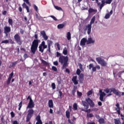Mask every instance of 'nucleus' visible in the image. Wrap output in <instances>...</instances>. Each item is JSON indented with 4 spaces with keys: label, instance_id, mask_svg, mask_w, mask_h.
I'll return each instance as SVG.
<instances>
[{
    "label": "nucleus",
    "instance_id": "20e7f679",
    "mask_svg": "<svg viewBox=\"0 0 124 124\" xmlns=\"http://www.w3.org/2000/svg\"><path fill=\"white\" fill-rule=\"evenodd\" d=\"M96 61L98 62V63L101 64V66L103 67H105L107 66V62L101 57H98L96 58Z\"/></svg>",
    "mask_w": 124,
    "mask_h": 124
},
{
    "label": "nucleus",
    "instance_id": "2eb2a0df",
    "mask_svg": "<svg viewBox=\"0 0 124 124\" xmlns=\"http://www.w3.org/2000/svg\"><path fill=\"white\" fill-rule=\"evenodd\" d=\"M106 95V93H103L101 94H100V97L99 98V99H100V101H102V102H105V99H104V96H105Z\"/></svg>",
    "mask_w": 124,
    "mask_h": 124
},
{
    "label": "nucleus",
    "instance_id": "6e6552de",
    "mask_svg": "<svg viewBox=\"0 0 124 124\" xmlns=\"http://www.w3.org/2000/svg\"><path fill=\"white\" fill-rule=\"evenodd\" d=\"M89 67V70H91L92 68V71L93 72H96V69L100 70L101 69V67L99 65H96V66L94 67L93 63L89 64V66H87V68Z\"/></svg>",
    "mask_w": 124,
    "mask_h": 124
},
{
    "label": "nucleus",
    "instance_id": "0e129e2a",
    "mask_svg": "<svg viewBox=\"0 0 124 124\" xmlns=\"http://www.w3.org/2000/svg\"><path fill=\"white\" fill-rule=\"evenodd\" d=\"M25 8L26 9L27 12L30 13V10H29V8L28 6H27L26 7H25Z\"/></svg>",
    "mask_w": 124,
    "mask_h": 124
},
{
    "label": "nucleus",
    "instance_id": "473e14b6",
    "mask_svg": "<svg viewBox=\"0 0 124 124\" xmlns=\"http://www.w3.org/2000/svg\"><path fill=\"white\" fill-rule=\"evenodd\" d=\"M110 17V15H109V14H106V15H105L104 18L108 19Z\"/></svg>",
    "mask_w": 124,
    "mask_h": 124
},
{
    "label": "nucleus",
    "instance_id": "37998d69",
    "mask_svg": "<svg viewBox=\"0 0 124 124\" xmlns=\"http://www.w3.org/2000/svg\"><path fill=\"white\" fill-rule=\"evenodd\" d=\"M104 91L106 93H109V89L108 88H106L104 90Z\"/></svg>",
    "mask_w": 124,
    "mask_h": 124
},
{
    "label": "nucleus",
    "instance_id": "72a5a7b5",
    "mask_svg": "<svg viewBox=\"0 0 124 124\" xmlns=\"http://www.w3.org/2000/svg\"><path fill=\"white\" fill-rule=\"evenodd\" d=\"M9 43V41L8 40H3L1 42V44H7Z\"/></svg>",
    "mask_w": 124,
    "mask_h": 124
},
{
    "label": "nucleus",
    "instance_id": "4c0bfd02",
    "mask_svg": "<svg viewBox=\"0 0 124 124\" xmlns=\"http://www.w3.org/2000/svg\"><path fill=\"white\" fill-rule=\"evenodd\" d=\"M81 110L83 111H85L86 112L90 113L91 111V109H81Z\"/></svg>",
    "mask_w": 124,
    "mask_h": 124
},
{
    "label": "nucleus",
    "instance_id": "bf43d9fd",
    "mask_svg": "<svg viewBox=\"0 0 124 124\" xmlns=\"http://www.w3.org/2000/svg\"><path fill=\"white\" fill-rule=\"evenodd\" d=\"M93 93L91 91H89L88 93H87V95L89 96L91 95Z\"/></svg>",
    "mask_w": 124,
    "mask_h": 124
},
{
    "label": "nucleus",
    "instance_id": "39448f33",
    "mask_svg": "<svg viewBox=\"0 0 124 124\" xmlns=\"http://www.w3.org/2000/svg\"><path fill=\"white\" fill-rule=\"evenodd\" d=\"M112 92L119 97L121 96V92L117 90L115 88L108 89V93H111Z\"/></svg>",
    "mask_w": 124,
    "mask_h": 124
},
{
    "label": "nucleus",
    "instance_id": "603ef678",
    "mask_svg": "<svg viewBox=\"0 0 124 124\" xmlns=\"http://www.w3.org/2000/svg\"><path fill=\"white\" fill-rule=\"evenodd\" d=\"M52 69L53 71L56 72L57 71V68L55 66H52Z\"/></svg>",
    "mask_w": 124,
    "mask_h": 124
},
{
    "label": "nucleus",
    "instance_id": "a211bd4d",
    "mask_svg": "<svg viewBox=\"0 0 124 124\" xmlns=\"http://www.w3.org/2000/svg\"><path fill=\"white\" fill-rule=\"evenodd\" d=\"M48 106L50 108H53L54 107V104L53 101L52 100H50L48 101Z\"/></svg>",
    "mask_w": 124,
    "mask_h": 124
},
{
    "label": "nucleus",
    "instance_id": "338daca9",
    "mask_svg": "<svg viewBox=\"0 0 124 124\" xmlns=\"http://www.w3.org/2000/svg\"><path fill=\"white\" fill-rule=\"evenodd\" d=\"M10 43L11 44H15V42L11 39L10 40Z\"/></svg>",
    "mask_w": 124,
    "mask_h": 124
},
{
    "label": "nucleus",
    "instance_id": "5fc2aeb1",
    "mask_svg": "<svg viewBox=\"0 0 124 124\" xmlns=\"http://www.w3.org/2000/svg\"><path fill=\"white\" fill-rule=\"evenodd\" d=\"M36 18L37 19H38L39 20H40L41 19V17H40V16H38V15H36Z\"/></svg>",
    "mask_w": 124,
    "mask_h": 124
},
{
    "label": "nucleus",
    "instance_id": "4be33fe9",
    "mask_svg": "<svg viewBox=\"0 0 124 124\" xmlns=\"http://www.w3.org/2000/svg\"><path fill=\"white\" fill-rule=\"evenodd\" d=\"M98 121L99 122V123H100V124H103L105 123V119L102 118L99 119V120Z\"/></svg>",
    "mask_w": 124,
    "mask_h": 124
},
{
    "label": "nucleus",
    "instance_id": "13d9d810",
    "mask_svg": "<svg viewBox=\"0 0 124 124\" xmlns=\"http://www.w3.org/2000/svg\"><path fill=\"white\" fill-rule=\"evenodd\" d=\"M53 64H54V65H55L56 66H58L59 65V63H58V61L54 62Z\"/></svg>",
    "mask_w": 124,
    "mask_h": 124
},
{
    "label": "nucleus",
    "instance_id": "680f3d73",
    "mask_svg": "<svg viewBox=\"0 0 124 124\" xmlns=\"http://www.w3.org/2000/svg\"><path fill=\"white\" fill-rule=\"evenodd\" d=\"M27 6H27V5H26V3L24 2V3H23V4H22V7L23 8H25V7H26Z\"/></svg>",
    "mask_w": 124,
    "mask_h": 124
},
{
    "label": "nucleus",
    "instance_id": "f704fd0d",
    "mask_svg": "<svg viewBox=\"0 0 124 124\" xmlns=\"http://www.w3.org/2000/svg\"><path fill=\"white\" fill-rule=\"evenodd\" d=\"M55 8L56 10L59 11H62V9L61 7H59V6H55Z\"/></svg>",
    "mask_w": 124,
    "mask_h": 124
},
{
    "label": "nucleus",
    "instance_id": "ea45409f",
    "mask_svg": "<svg viewBox=\"0 0 124 124\" xmlns=\"http://www.w3.org/2000/svg\"><path fill=\"white\" fill-rule=\"evenodd\" d=\"M67 53H68V51L67 49L63 50V54H64V55H67Z\"/></svg>",
    "mask_w": 124,
    "mask_h": 124
},
{
    "label": "nucleus",
    "instance_id": "49530a36",
    "mask_svg": "<svg viewBox=\"0 0 124 124\" xmlns=\"http://www.w3.org/2000/svg\"><path fill=\"white\" fill-rule=\"evenodd\" d=\"M78 66H79V69H80V70L83 71V65L81 63L78 64Z\"/></svg>",
    "mask_w": 124,
    "mask_h": 124
},
{
    "label": "nucleus",
    "instance_id": "cd10ccee",
    "mask_svg": "<svg viewBox=\"0 0 124 124\" xmlns=\"http://www.w3.org/2000/svg\"><path fill=\"white\" fill-rule=\"evenodd\" d=\"M95 20V17L93 16L92 18V19H91V21H90V24H89V25H91V26H92V24L94 23Z\"/></svg>",
    "mask_w": 124,
    "mask_h": 124
},
{
    "label": "nucleus",
    "instance_id": "58836bf2",
    "mask_svg": "<svg viewBox=\"0 0 124 124\" xmlns=\"http://www.w3.org/2000/svg\"><path fill=\"white\" fill-rule=\"evenodd\" d=\"M17 63H18V62L17 61L13 62L11 66L12 67H15L17 64Z\"/></svg>",
    "mask_w": 124,
    "mask_h": 124
},
{
    "label": "nucleus",
    "instance_id": "bb28decb",
    "mask_svg": "<svg viewBox=\"0 0 124 124\" xmlns=\"http://www.w3.org/2000/svg\"><path fill=\"white\" fill-rule=\"evenodd\" d=\"M64 26L65 25L64 24H59L57 25V28H58V29H61L63 28Z\"/></svg>",
    "mask_w": 124,
    "mask_h": 124
},
{
    "label": "nucleus",
    "instance_id": "c03bdc74",
    "mask_svg": "<svg viewBox=\"0 0 124 124\" xmlns=\"http://www.w3.org/2000/svg\"><path fill=\"white\" fill-rule=\"evenodd\" d=\"M81 71L79 69H78V70H77V75H79L81 73Z\"/></svg>",
    "mask_w": 124,
    "mask_h": 124
},
{
    "label": "nucleus",
    "instance_id": "6ab92c4d",
    "mask_svg": "<svg viewBox=\"0 0 124 124\" xmlns=\"http://www.w3.org/2000/svg\"><path fill=\"white\" fill-rule=\"evenodd\" d=\"M95 41L93 40L92 38H88V41H87V44H94Z\"/></svg>",
    "mask_w": 124,
    "mask_h": 124
},
{
    "label": "nucleus",
    "instance_id": "f257e3e1",
    "mask_svg": "<svg viewBox=\"0 0 124 124\" xmlns=\"http://www.w3.org/2000/svg\"><path fill=\"white\" fill-rule=\"evenodd\" d=\"M35 38V40L32 42V45L31 46V50L33 54H35L36 50L38 49L39 43L40 42V40H38V36L37 34L34 35Z\"/></svg>",
    "mask_w": 124,
    "mask_h": 124
},
{
    "label": "nucleus",
    "instance_id": "052dcab7",
    "mask_svg": "<svg viewBox=\"0 0 124 124\" xmlns=\"http://www.w3.org/2000/svg\"><path fill=\"white\" fill-rule=\"evenodd\" d=\"M56 46H57V48H58V50H60V46L59 43H56Z\"/></svg>",
    "mask_w": 124,
    "mask_h": 124
},
{
    "label": "nucleus",
    "instance_id": "3c124183",
    "mask_svg": "<svg viewBox=\"0 0 124 124\" xmlns=\"http://www.w3.org/2000/svg\"><path fill=\"white\" fill-rule=\"evenodd\" d=\"M1 122H2V123H3V124H5V120H4V117H3V116H2V117H1Z\"/></svg>",
    "mask_w": 124,
    "mask_h": 124
},
{
    "label": "nucleus",
    "instance_id": "e2e57ef3",
    "mask_svg": "<svg viewBox=\"0 0 124 124\" xmlns=\"http://www.w3.org/2000/svg\"><path fill=\"white\" fill-rule=\"evenodd\" d=\"M20 31V33H21V34H24V31L23 30H22V29H21Z\"/></svg>",
    "mask_w": 124,
    "mask_h": 124
},
{
    "label": "nucleus",
    "instance_id": "412c9836",
    "mask_svg": "<svg viewBox=\"0 0 124 124\" xmlns=\"http://www.w3.org/2000/svg\"><path fill=\"white\" fill-rule=\"evenodd\" d=\"M114 124H121V122H120V119H114Z\"/></svg>",
    "mask_w": 124,
    "mask_h": 124
},
{
    "label": "nucleus",
    "instance_id": "09e8293b",
    "mask_svg": "<svg viewBox=\"0 0 124 124\" xmlns=\"http://www.w3.org/2000/svg\"><path fill=\"white\" fill-rule=\"evenodd\" d=\"M14 74L13 72H12L10 75H9V77L8 78L12 79L13 76H14Z\"/></svg>",
    "mask_w": 124,
    "mask_h": 124
},
{
    "label": "nucleus",
    "instance_id": "864d4df0",
    "mask_svg": "<svg viewBox=\"0 0 124 124\" xmlns=\"http://www.w3.org/2000/svg\"><path fill=\"white\" fill-rule=\"evenodd\" d=\"M11 115L12 118H14L15 116V114L13 111L11 112Z\"/></svg>",
    "mask_w": 124,
    "mask_h": 124
},
{
    "label": "nucleus",
    "instance_id": "f8f14e48",
    "mask_svg": "<svg viewBox=\"0 0 124 124\" xmlns=\"http://www.w3.org/2000/svg\"><path fill=\"white\" fill-rule=\"evenodd\" d=\"M41 34L43 36L44 39L46 41L48 40V36L46 35V33L45 31H41Z\"/></svg>",
    "mask_w": 124,
    "mask_h": 124
},
{
    "label": "nucleus",
    "instance_id": "79ce46f5",
    "mask_svg": "<svg viewBox=\"0 0 124 124\" xmlns=\"http://www.w3.org/2000/svg\"><path fill=\"white\" fill-rule=\"evenodd\" d=\"M11 79H12L11 78H8V80L7 81V84L8 85H9L11 83Z\"/></svg>",
    "mask_w": 124,
    "mask_h": 124
},
{
    "label": "nucleus",
    "instance_id": "c85d7f7f",
    "mask_svg": "<svg viewBox=\"0 0 124 124\" xmlns=\"http://www.w3.org/2000/svg\"><path fill=\"white\" fill-rule=\"evenodd\" d=\"M36 120L37 121V122H39V123L42 122L41 120V116L40 115H38L36 117Z\"/></svg>",
    "mask_w": 124,
    "mask_h": 124
},
{
    "label": "nucleus",
    "instance_id": "9b49d317",
    "mask_svg": "<svg viewBox=\"0 0 124 124\" xmlns=\"http://www.w3.org/2000/svg\"><path fill=\"white\" fill-rule=\"evenodd\" d=\"M4 33L6 35V36H8V33L11 31V29L10 27L5 26L4 28Z\"/></svg>",
    "mask_w": 124,
    "mask_h": 124
},
{
    "label": "nucleus",
    "instance_id": "dca6fc26",
    "mask_svg": "<svg viewBox=\"0 0 124 124\" xmlns=\"http://www.w3.org/2000/svg\"><path fill=\"white\" fill-rule=\"evenodd\" d=\"M86 28H87V34L90 35L91 32L92 26L91 25H88L86 26Z\"/></svg>",
    "mask_w": 124,
    "mask_h": 124
},
{
    "label": "nucleus",
    "instance_id": "7c9ffc66",
    "mask_svg": "<svg viewBox=\"0 0 124 124\" xmlns=\"http://www.w3.org/2000/svg\"><path fill=\"white\" fill-rule=\"evenodd\" d=\"M121 108H115V110L117 111V114L119 115L121 114Z\"/></svg>",
    "mask_w": 124,
    "mask_h": 124
},
{
    "label": "nucleus",
    "instance_id": "1a4fd4ad",
    "mask_svg": "<svg viewBox=\"0 0 124 124\" xmlns=\"http://www.w3.org/2000/svg\"><path fill=\"white\" fill-rule=\"evenodd\" d=\"M14 39L15 40V41L19 45H21L22 44V42L21 41V39L20 36L19 35V34H16L14 36Z\"/></svg>",
    "mask_w": 124,
    "mask_h": 124
},
{
    "label": "nucleus",
    "instance_id": "6e6d98bb",
    "mask_svg": "<svg viewBox=\"0 0 124 124\" xmlns=\"http://www.w3.org/2000/svg\"><path fill=\"white\" fill-rule=\"evenodd\" d=\"M77 93H78V96H81L82 95V93L78 91Z\"/></svg>",
    "mask_w": 124,
    "mask_h": 124
},
{
    "label": "nucleus",
    "instance_id": "a18cd8bd",
    "mask_svg": "<svg viewBox=\"0 0 124 124\" xmlns=\"http://www.w3.org/2000/svg\"><path fill=\"white\" fill-rule=\"evenodd\" d=\"M33 7H34V10L36 11H38V7L36 5H35V4H34V5H33Z\"/></svg>",
    "mask_w": 124,
    "mask_h": 124
},
{
    "label": "nucleus",
    "instance_id": "5701e85b",
    "mask_svg": "<svg viewBox=\"0 0 124 124\" xmlns=\"http://www.w3.org/2000/svg\"><path fill=\"white\" fill-rule=\"evenodd\" d=\"M67 39L69 41L71 39V34L70 32H67Z\"/></svg>",
    "mask_w": 124,
    "mask_h": 124
},
{
    "label": "nucleus",
    "instance_id": "f03ea898",
    "mask_svg": "<svg viewBox=\"0 0 124 124\" xmlns=\"http://www.w3.org/2000/svg\"><path fill=\"white\" fill-rule=\"evenodd\" d=\"M68 61L69 58L67 56H64L62 55L60 56V57H59V59H58V62H59L60 63L63 64V65L62 66V69H64L66 68V67H68Z\"/></svg>",
    "mask_w": 124,
    "mask_h": 124
},
{
    "label": "nucleus",
    "instance_id": "69168bd1",
    "mask_svg": "<svg viewBox=\"0 0 124 124\" xmlns=\"http://www.w3.org/2000/svg\"><path fill=\"white\" fill-rule=\"evenodd\" d=\"M18 10H19V11L20 12H22V7H21V6L19 7Z\"/></svg>",
    "mask_w": 124,
    "mask_h": 124
},
{
    "label": "nucleus",
    "instance_id": "c756f323",
    "mask_svg": "<svg viewBox=\"0 0 124 124\" xmlns=\"http://www.w3.org/2000/svg\"><path fill=\"white\" fill-rule=\"evenodd\" d=\"M87 118H92L94 117V115L93 113H87Z\"/></svg>",
    "mask_w": 124,
    "mask_h": 124
},
{
    "label": "nucleus",
    "instance_id": "b1692460",
    "mask_svg": "<svg viewBox=\"0 0 124 124\" xmlns=\"http://www.w3.org/2000/svg\"><path fill=\"white\" fill-rule=\"evenodd\" d=\"M78 105L77 103H74V105H73V109L74 110H78Z\"/></svg>",
    "mask_w": 124,
    "mask_h": 124
},
{
    "label": "nucleus",
    "instance_id": "aec40b11",
    "mask_svg": "<svg viewBox=\"0 0 124 124\" xmlns=\"http://www.w3.org/2000/svg\"><path fill=\"white\" fill-rule=\"evenodd\" d=\"M97 10H94V9H92V8H90L89 10H88V13L89 14H92L93 12H97Z\"/></svg>",
    "mask_w": 124,
    "mask_h": 124
},
{
    "label": "nucleus",
    "instance_id": "774afa93",
    "mask_svg": "<svg viewBox=\"0 0 124 124\" xmlns=\"http://www.w3.org/2000/svg\"><path fill=\"white\" fill-rule=\"evenodd\" d=\"M13 124H18V122L17 121H14Z\"/></svg>",
    "mask_w": 124,
    "mask_h": 124
},
{
    "label": "nucleus",
    "instance_id": "0eeeda50",
    "mask_svg": "<svg viewBox=\"0 0 124 124\" xmlns=\"http://www.w3.org/2000/svg\"><path fill=\"white\" fill-rule=\"evenodd\" d=\"M47 46L46 45V43L45 41H43L41 45L39 46V51L41 53H43L44 49L47 48Z\"/></svg>",
    "mask_w": 124,
    "mask_h": 124
},
{
    "label": "nucleus",
    "instance_id": "de8ad7c7",
    "mask_svg": "<svg viewBox=\"0 0 124 124\" xmlns=\"http://www.w3.org/2000/svg\"><path fill=\"white\" fill-rule=\"evenodd\" d=\"M52 89H53V90H54V89H56V85H55V84L54 83H53L52 84Z\"/></svg>",
    "mask_w": 124,
    "mask_h": 124
},
{
    "label": "nucleus",
    "instance_id": "a19ab883",
    "mask_svg": "<svg viewBox=\"0 0 124 124\" xmlns=\"http://www.w3.org/2000/svg\"><path fill=\"white\" fill-rule=\"evenodd\" d=\"M112 0H106V3L108 4H110L112 2Z\"/></svg>",
    "mask_w": 124,
    "mask_h": 124
},
{
    "label": "nucleus",
    "instance_id": "e433bc0d",
    "mask_svg": "<svg viewBox=\"0 0 124 124\" xmlns=\"http://www.w3.org/2000/svg\"><path fill=\"white\" fill-rule=\"evenodd\" d=\"M42 63L44 65H47L48 63L44 60H42Z\"/></svg>",
    "mask_w": 124,
    "mask_h": 124
},
{
    "label": "nucleus",
    "instance_id": "2f4dec72",
    "mask_svg": "<svg viewBox=\"0 0 124 124\" xmlns=\"http://www.w3.org/2000/svg\"><path fill=\"white\" fill-rule=\"evenodd\" d=\"M8 23H9V25H11L12 26H13V21L12 19L9 18L8 19Z\"/></svg>",
    "mask_w": 124,
    "mask_h": 124
},
{
    "label": "nucleus",
    "instance_id": "393cba45",
    "mask_svg": "<svg viewBox=\"0 0 124 124\" xmlns=\"http://www.w3.org/2000/svg\"><path fill=\"white\" fill-rule=\"evenodd\" d=\"M66 117H67V118L69 119L70 117V112L69 110L66 111Z\"/></svg>",
    "mask_w": 124,
    "mask_h": 124
},
{
    "label": "nucleus",
    "instance_id": "4d7b16f0",
    "mask_svg": "<svg viewBox=\"0 0 124 124\" xmlns=\"http://www.w3.org/2000/svg\"><path fill=\"white\" fill-rule=\"evenodd\" d=\"M51 18H52L55 21H58V19L53 16H50Z\"/></svg>",
    "mask_w": 124,
    "mask_h": 124
},
{
    "label": "nucleus",
    "instance_id": "423d86ee",
    "mask_svg": "<svg viewBox=\"0 0 124 124\" xmlns=\"http://www.w3.org/2000/svg\"><path fill=\"white\" fill-rule=\"evenodd\" d=\"M33 114H34V110L33 109H30L28 111V114L26 118L27 122H28L30 121Z\"/></svg>",
    "mask_w": 124,
    "mask_h": 124
},
{
    "label": "nucleus",
    "instance_id": "4468645a",
    "mask_svg": "<svg viewBox=\"0 0 124 124\" xmlns=\"http://www.w3.org/2000/svg\"><path fill=\"white\" fill-rule=\"evenodd\" d=\"M77 76H75L73 77V78H72V81H73V82H74V84L75 85H77L78 83V81L77 80Z\"/></svg>",
    "mask_w": 124,
    "mask_h": 124
},
{
    "label": "nucleus",
    "instance_id": "9d476101",
    "mask_svg": "<svg viewBox=\"0 0 124 124\" xmlns=\"http://www.w3.org/2000/svg\"><path fill=\"white\" fill-rule=\"evenodd\" d=\"M34 107V104L31 98H30V101L29 103L28 106L27 107V109L31 108L32 109Z\"/></svg>",
    "mask_w": 124,
    "mask_h": 124
},
{
    "label": "nucleus",
    "instance_id": "a878e982",
    "mask_svg": "<svg viewBox=\"0 0 124 124\" xmlns=\"http://www.w3.org/2000/svg\"><path fill=\"white\" fill-rule=\"evenodd\" d=\"M51 44H52V42H50V43L48 44V50L49 53H51Z\"/></svg>",
    "mask_w": 124,
    "mask_h": 124
},
{
    "label": "nucleus",
    "instance_id": "f3484780",
    "mask_svg": "<svg viewBox=\"0 0 124 124\" xmlns=\"http://www.w3.org/2000/svg\"><path fill=\"white\" fill-rule=\"evenodd\" d=\"M84 74H80L79 75V76L78 77V79H79V81H80L81 83H82V81L84 80Z\"/></svg>",
    "mask_w": 124,
    "mask_h": 124
},
{
    "label": "nucleus",
    "instance_id": "ddd939ff",
    "mask_svg": "<svg viewBox=\"0 0 124 124\" xmlns=\"http://www.w3.org/2000/svg\"><path fill=\"white\" fill-rule=\"evenodd\" d=\"M87 42V40L86 38H82L80 41V46H85L86 45V43Z\"/></svg>",
    "mask_w": 124,
    "mask_h": 124
},
{
    "label": "nucleus",
    "instance_id": "7ed1b4c3",
    "mask_svg": "<svg viewBox=\"0 0 124 124\" xmlns=\"http://www.w3.org/2000/svg\"><path fill=\"white\" fill-rule=\"evenodd\" d=\"M85 101H86L88 104L85 101H81V104L84 107V109H88L89 108V106H90L91 108H93L95 105V103L90 98L85 99Z\"/></svg>",
    "mask_w": 124,
    "mask_h": 124
},
{
    "label": "nucleus",
    "instance_id": "8fccbe9b",
    "mask_svg": "<svg viewBox=\"0 0 124 124\" xmlns=\"http://www.w3.org/2000/svg\"><path fill=\"white\" fill-rule=\"evenodd\" d=\"M60 56H62L61 53H60L59 52H56V57H60Z\"/></svg>",
    "mask_w": 124,
    "mask_h": 124
},
{
    "label": "nucleus",
    "instance_id": "c9c22d12",
    "mask_svg": "<svg viewBox=\"0 0 124 124\" xmlns=\"http://www.w3.org/2000/svg\"><path fill=\"white\" fill-rule=\"evenodd\" d=\"M22 105H23V102L21 101V102L19 103V105H18V107H19L18 110H21V108H22Z\"/></svg>",
    "mask_w": 124,
    "mask_h": 124
}]
</instances>
